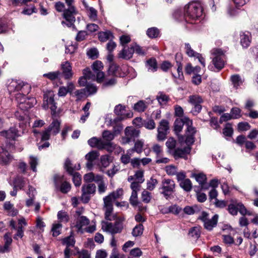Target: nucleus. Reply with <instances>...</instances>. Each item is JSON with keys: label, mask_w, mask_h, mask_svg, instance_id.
Returning a JSON list of instances; mask_svg holds the SVG:
<instances>
[{"label": "nucleus", "mask_w": 258, "mask_h": 258, "mask_svg": "<svg viewBox=\"0 0 258 258\" xmlns=\"http://www.w3.org/2000/svg\"><path fill=\"white\" fill-rule=\"evenodd\" d=\"M178 142L173 138H169L166 142L167 152L171 154L175 159L178 158L187 159V155L190 153L189 147L181 146Z\"/></svg>", "instance_id": "1"}, {"label": "nucleus", "mask_w": 258, "mask_h": 258, "mask_svg": "<svg viewBox=\"0 0 258 258\" xmlns=\"http://www.w3.org/2000/svg\"><path fill=\"white\" fill-rule=\"evenodd\" d=\"M123 194L122 188H118L103 198V209L105 211V218L107 220L111 221L114 219L113 216V203L116 200L120 198Z\"/></svg>", "instance_id": "2"}, {"label": "nucleus", "mask_w": 258, "mask_h": 258, "mask_svg": "<svg viewBox=\"0 0 258 258\" xmlns=\"http://www.w3.org/2000/svg\"><path fill=\"white\" fill-rule=\"evenodd\" d=\"M184 120L187 126L184 135L178 136L179 142L181 146L184 144V147H189L191 150V145L195 142V135L197 132L196 128L192 126V121L188 117H185Z\"/></svg>", "instance_id": "3"}, {"label": "nucleus", "mask_w": 258, "mask_h": 258, "mask_svg": "<svg viewBox=\"0 0 258 258\" xmlns=\"http://www.w3.org/2000/svg\"><path fill=\"white\" fill-rule=\"evenodd\" d=\"M225 50L218 48H214L211 50L213 58L212 64L208 66V69L210 70L213 72H219L224 68L225 62Z\"/></svg>", "instance_id": "4"}, {"label": "nucleus", "mask_w": 258, "mask_h": 258, "mask_svg": "<svg viewBox=\"0 0 258 258\" xmlns=\"http://www.w3.org/2000/svg\"><path fill=\"white\" fill-rule=\"evenodd\" d=\"M114 217L115 222L113 223L108 222H102V228L104 231L110 233L114 235L116 233H120L123 229V222L125 219L123 217H117V216L113 213Z\"/></svg>", "instance_id": "5"}, {"label": "nucleus", "mask_w": 258, "mask_h": 258, "mask_svg": "<svg viewBox=\"0 0 258 258\" xmlns=\"http://www.w3.org/2000/svg\"><path fill=\"white\" fill-rule=\"evenodd\" d=\"M185 16L187 19L195 20L201 17L203 13V8L199 3L192 2L185 6L184 8Z\"/></svg>", "instance_id": "6"}, {"label": "nucleus", "mask_w": 258, "mask_h": 258, "mask_svg": "<svg viewBox=\"0 0 258 258\" xmlns=\"http://www.w3.org/2000/svg\"><path fill=\"white\" fill-rule=\"evenodd\" d=\"M7 87L10 93L21 91L18 94H28L31 90V87L28 83L20 80H12Z\"/></svg>", "instance_id": "7"}, {"label": "nucleus", "mask_w": 258, "mask_h": 258, "mask_svg": "<svg viewBox=\"0 0 258 258\" xmlns=\"http://www.w3.org/2000/svg\"><path fill=\"white\" fill-rule=\"evenodd\" d=\"M26 94H16V100L18 107L22 110L26 111L32 108L36 104V100L34 97H26Z\"/></svg>", "instance_id": "8"}, {"label": "nucleus", "mask_w": 258, "mask_h": 258, "mask_svg": "<svg viewBox=\"0 0 258 258\" xmlns=\"http://www.w3.org/2000/svg\"><path fill=\"white\" fill-rule=\"evenodd\" d=\"M60 121L54 119L49 125L46 128L42 133V140H49L50 135L55 136L60 131Z\"/></svg>", "instance_id": "9"}, {"label": "nucleus", "mask_w": 258, "mask_h": 258, "mask_svg": "<svg viewBox=\"0 0 258 258\" xmlns=\"http://www.w3.org/2000/svg\"><path fill=\"white\" fill-rule=\"evenodd\" d=\"M76 243V240L73 232L70 236L64 237L61 239V243L63 245H66V248L64 249V258H70L71 255H76L75 252L73 253L72 250L71 249L70 247H74Z\"/></svg>", "instance_id": "10"}, {"label": "nucleus", "mask_w": 258, "mask_h": 258, "mask_svg": "<svg viewBox=\"0 0 258 258\" xmlns=\"http://www.w3.org/2000/svg\"><path fill=\"white\" fill-rule=\"evenodd\" d=\"M54 97V94L52 92L49 91L45 93L43 95V103L42 105V107L44 109H47L49 107L52 114H55L57 108Z\"/></svg>", "instance_id": "11"}, {"label": "nucleus", "mask_w": 258, "mask_h": 258, "mask_svg": "<svg viewBox=\"0 0 258 258\" xmlns=\"http://www.w3.org/2000/svg\"><path fill=\"white\" fill-rule=\"evenodd\" d=\"M175 184L174 181L170 179H164L160 189H162L161 194L166 199H168L175 191Z\"/></svg>", "instance_id": "12"}, {"label": "nucleus", "mask_w": 258, "mask_h": 258, "mask_svg": "<svg viewBox=\"0 0 258 258\" xmlns=\"http://www.w3.org/2000/svg\"><path fill=\"white\" fill-rule=\"evenodd\" d=\"M96 185L94 183L84 184L82 187L81 200L84 203H87L90 200L91 195L96 191Z\"/></svg>", "instance_id": "13"}, {"label": "nucleus", "mask_w": 258, "mask_h": 258, "mask_svg": "<svg viewBox=\"0 0 258 258\" xmlns=\"http://www.w3.org/2000/svg\"><path fill=\"white\" fill-rule=\"evenodd\" d=\"M227 210L229 213L233 216L237 215L238 211L243 216L251 215V213L248 212L245 207L241 202H235L229 204L228 206Z\"/></svg>", "instance_id": "14"}, {"label": "nucleus", "mask_w": 258, "mask_h": 258, "mask_svg": "<svg viewBox=\"0 0 258 258\" xmlns=\"http://www.w3.org/2000/svg\"><path fill=\"white\" fill-rule=\"evenodd\" d=\"M140 134L139 130L132 127H126L124 131L125 136L122 138V144H126L132 141H135V139L139 137Z\"/></svg>", "instance_id": "15"}, {"label": "nucleus", "mask_w": 258, "mask_h": 258, "mask_svg": "<svg viewBox=\"0 0 258 258\" xmlns=\"http://www.w3.org/2000/svg\"><path fill=\"white\" fill-rule=\"evenodd\" d=\"M54 179L56 188H59L62 193L67 194L71 190V184L67 181H63L62 176L56 175L54 176Z\"/></svg>", "instance_id": "16"}, {"label": "nucleus", "mask_w": 258, "mask_h": 258, "mask_svg": "<svg viewBox=\"0 0 258 258\" xmlns=\"http://www.w3.org/2000/svg\"><path fill=\"white\" fill-rule=\"evenodd\" d=\"M125 106L121 104H119L116 105L114 109V113L120 117L119 118H116L113 120H122L126 118L132 117L133 116V113L132 112H129L126 114L124 113V111L125 110Z\"/></svg>", "instance_id": "17"}, {"label": "nucleus", "mask_w": 258, "mask_h": 258, "mask_svg": "<svg viewBox=\"0 0 258 258\" xmlns=\"http://www.w3.org/2000/svg\"><path fill=\"white\" fill-rule=\"evenodd\" d=\"M14 160V157L4 148L0 147V165H9Z\"/></svg>", "instance_id": "18"}, {"label": "nucleus", "mask_w": 258, "mask_h": 258, "mask_svg": "<svg viewBox=\"0 0 258 258\" xmlns=\"http://www.w3.org/2000/svg\"><path fill=\"white\" fill-rule=\"evenodd\" d=\"M75 89V85L73 82H68L67 86H61L58 91V95L59 97H65L68 93L73 95V92Z\"/></svg>", "instance_id": "19"}, {"label": "nucleus", "mask_w": 258, "mask_h": 258, "mask_svg": "<svg viewBox=\"0 0 258 258\" xmlns=\"http://www.w3.org/2000/svg\"><path fill=\"white\" fill-rule=\"evenodd\" d=\"M61 69L62 70L61 75H62L65 79L68 80L72 78L73 73L71 63L66 61L61 64Z\"/></svg>", "instance_id": "20"}, {"label": "nucleus", "mask_w": 258, "mask_h": 258, "mask_svg": "<svg viewBox=\"0 0 258 258\" xmlns=\"http://www.w3.org/2000/svg\"><path fill=\"white\" fill-rule=\"evenodd\" d=\"M107 143L104 140L96 137H93L88 141V144L92 148H96L99 150L103 149L107 146Z\"/></svg>", "instance_id": "21"}, {"label": "nucleus", "mask_w": 258, "mask_h": 258, "mask_svg": "<svg viewBox=\"0 0 258 258\" xmlns=\"http://www.w3.org/2000/svg\"><path fill=\"white\" fill-rule=\"evenodd\" d=\"M134 53L133 44H132L130 47L127 48L124 46L123 48L118 53V57L125 60H128L133 57Z\"/></svg>", "instance_id": "22"}, {"label": "nucleus", "mask_w": 258, "mask_h": 258, "mask_svg": "<svg viewBox=\"0 0 258 258\" xmlns=\"http://www.w3.org/2000/svg\"><path fill=\"white\" fill-rule=\"evenodd\" d=\"M99 156V153L95 151H91L86 155L85 159L87 161L86 165L88 169H92L94 161L98 158Z\"/></svg>", "instance_id": "23"}, {"label": "nucleus", "mask_w": 258, "mask_h": 258, "mask_svg": "<svg viewBox=\"0 0 258 258\" xmlns=\"http://www.w3.org/2000/svg\"><path fill=\"white\" fill-rule=\"evenodd\" d=\"M0 135L9 141H14L19 136L18 131L15 127H11L8 131L1 132Z\"/></svg>", "instance_id": "24"}, {"label": "nucleus", "mask_w": 258, "mask_h": 258, "mask_svg": "<svg viewBox=\"0 0 258 258\" xmlns=\"http://www.w3.org/2000/svg\"><path fill=\"white\" fill-rule=\"evenodd\" d=\"M218 220V215L216 214L211 219L208 218L204 223V228L209 231L213 230L217 226Z\"/></svg>", "instance_id": "25"}, {"label": "nucleus", "mask_w": 258, "mask_h": 258, "mask_svg": "<svg viewBox=\"0 0 258 258\" xmlns=\"http://www.w3.org/2000/svg\"><path fill=\"white\" fill-rule=\"evenodd\" d=\"M240 42L243 48L248 47L251 42L250 34L248 32H241L240 33Z\"/></svg>", "instance_id": "26"}, {"label": "nucleus", "mask_w": 258, "mask_h": 258, "mask_svg": "<svg viewBox=\"0 0 258 258\" xmlns=\"http://www.w3.org/2000/svg\"><path fill=\"white\" fill-rule=\"evenodd\" d=\"M64 167L66 171L70 174H73L76 170H78L80 169V164H78L77 166L75 165L74 166L69 158H67L66 160Z\"/></svg>", "instance_id": "27"}, {"label": "nucleus", "mask_w": 258, "mask_h": 258, "mask_svg": "<svg viewBox=\"0 0 258 258\" xmlns=\"http://www.w3.org/2000/svg\"><path fill=\"white\" fill-rule=\"evenodd\" d=\"M186 117H184L182 119H176L175 120L174 124V130L176 133V134L178 136V133H179L182 130L183 126L185 124L186 125V122L184 120V119Z\"/></svg>", "instance_id": "28"}, {"label": "nucleus", "mask_w": 258, "mask_h": 258, "mask_svg": "<svg viewBox=\"0 0 258 258\" xmlns=\"http://www.w3.org/2000/svg\"><path fill=\"white\" fill-rule=\"evenodd\" d=\"M74 13H70L68 12H64L63 14L64 18L66 19V20L68 22V23H65L64 22L62 21V24H66L67 26L70 27L72 26L74 27V22L75 21V18L73 16V14Z\"/></svg>", "instance_id": "29"}, {"label": "nucleus", "mask_w": 258, "mask_h": 258, "mask_svg": "<svg viewBox=\"0 0 258 258\" xmlns=\"http://www.w3.org/2000/svg\"><path fill=\"white\" fill-rule=\"evenodd\" d=\"M114 37L112 33L109 31L100 32L98 33V38L100 41L105 42L108 40H111Z\"/></svg>", "instance_id": "30"}, {"label": "nucleus", "mask_w": 258, "mask_h": 258, "mask_svg": "<svg viewBox=\"0 0 258 258\" xmlns=\"http://www.w3.org/2000/svg\"><path fill=\"white\" fill-rule=\"evenodd\" d=\"M4 209L9 214L12 216H16L18 213V211L10 202H6L4 205Z\"/></svg>", "instance_id": "31"}, {"label": "nucleus", "mask_w": 258, "mask_h": 258, "mask_svg": "<svg viewBox=\"0 0 258 258\" xmlns=\"http://www.w3.org/2000/svg\"><path fill=\"white\" fill-rule=\"evenodd\" d=\"M90 223V220L86 216H80L77 222L76 227L78 230H80L83 226L88 225Z\"/></svg>", "instance_id": "32"}, {"label": "nucleus", "mask_w": 258, "mask_h": 258, "mask_svg": "<svg viewBox=\"0 0 258 258\" xmlns=\"http://www.w3.org/2000/svg\"><path fill=\"white\" fill-rule=\"evenodd\" d=\"M114 134L109 131L105 130L102 133V137L105 143H107V146L110 145V141L114 138Z\"/></svg>", "instance_id": "33"}, {"label": "nucleus", "mask_w": 258, "mask_h": 258, "mask_svg": "<svg viewBox=\"0 0 258 258\" xmlns=\"http://www.w3.org/2000/svg\"><path fill=\"white\" fill-rule=\"evenodd\" d=\"M156 99L161 105H164L169 101V97L163 92H160L156 96Z\"/></svg>", "instance_id": "34"}, {"label": "nucleus", "mask_w": 258, "mask_h": 258, "mask_svg": "<svg viewBox=\"0 0 258 258\" xmlns=\"http://www.w3.org/2000/svg\"><path fill=\"white\" fill-rule=\"evenodd\" d=\"M147 35L150 38H156L160 36V31L156 27L148 28L146 31Z\"/></svg>", "instance_id": "35"}, {"label": "nucleus", "mask_w": 258, "mask_h": 258, "mask_svg": "<svg viewBox=\"0 0 258 258\" xmlns=\"http://www.w3.org/2000/svg\"><path fill=\"white\" fill-rule=\"evenodd\" d=\"M230 80L235 88H237L241 85L243 82V80L239 75H233L230 77Z\"/></svg>", "instance_id": "36"}, {"label": "nucleus", "mask_w": 258, "mask_h": 258, "mask_svg": "<svg viewBox=\"0 0 258 258\" xmlns=\"http://www.w3.org/2000/svg\"><path fill=\"white\" fill-rule=\"evenodd\" d=\"M201 227H194L189 230L188 234L194 239H198L201 236Z\"/></svg>", "instance_id": "37"}, {"label": "nucleus", "mask_w": 258, "mask_h": 258, "mask_svg": "<svg viewBox=\"0 0 258 258\" xmlns=\"http://www.w3.org/2000/svg\"><path fill=\"white\" fill-rule=\"evenodd\" d=\"M147 104L145 101L140 100L135 104L133 109L139 112H144L147 108Z\"/></svg>", "instance_id": "38"}, {"label": "nucleus", "mask_w": 258, "mask_h": 258, "mask_svg": "<svg viewBox=\"0 0 258 258\" xmlns=\"http://www.w3.org/2000/svg\"><path fill=\"white\" fill-rule=\"evenodd\" d=\"M61 75V72L59 71H55L44 74L43 76L44 77L46 78L51 81H54L59 79Z\"/></svg>", "instance_id": "39"}, {"label": "nucleus", "mask_w": 258, "mask_h": 258, "mask_svg": "<svg viewBox=\"0 0 258 258\" xmlns=\"http://www.w3.org/2000/svg\"><path fill=\"white\" fill-rule=\"evenodd\" d=\"M180 186L186 191H190L192 189V183L188 178L185 179L184 180L181 181L179 183Z\"/></svg>", "instance_id": "40"}, {"label": "nucleus", "mask_w": 258, "mask_h": 258, "mask_svg": "<svg viewBox=\"0 0 258 258\" xmlns=\"http://www.w3.org/2000/svg\"><path fill=\"white\" fill-rule=\"evenodd\" d=\"M111 162V157L108 155H103L100 157L101 167L105 168L108 167Z\"/></svg>", "instance_id": "41"}, {"label": "nucleus", "mask_w": 258, "mask_h": 258, "mask_svg": "<svg viewBox=\"0 0 258 258\" xmlns=\"http://www.w3.org/2000/svg\"><path fill=\"white\" fill-rule=\"evenodd\" d=\"M134 52H136L139 55L144 56L147 52V49L145 48L140 46L137 43L133 44Z\"/></svg>", "instance_id": "42"}, {"label": "nucleus", "mask_w": 258, "mask_h": 258, "mask_svg": "<svg viewBox=\"0 0 258 258\" xmlns=\"http://www.w3.org/2000/svg\"><path fill=\"white\" fill-rule=\"evenodd\" d=\"M35 192V189L31 185L29 186V191L27 194L29 195L30 198L26 201V205L27 207L31 206L34 200V193Z\"/></svg>", "instance_id": "43"}, {"label": "nucleus", "mask_w": 258, "mask_h": 258, "mask_svg": "<svg viewBox=\"0 0 258 258\" xmlns=\"http://www.w3.org/2000/svg\"><path fill=\"white\" fill-rule=\"evenodd\" d=\"M144 230V226L142 224L136 225L133 229L132 234L133 236L137 237L142 235Z\"/></svg>", "instance_id": "44"}, {"label": "nucleus", "mask_w": 258, "mask_h": 258, "mask_svg": "<svg viewBox=\"0 0 258 258\" xmlns=\"http://www.w3.org/2000/svg\"><path fill=\"white\" fill-rule=\"evenodd\" d=\"M192 177H195V179L199 183L200 185L203 184L204 182H206L207 179L206 175L202 173L193 174L192 175Z\"/></svg>", "instance_id": "45"}, {"label": "nucleus", "mask_w": 258, "mask_h": 258, "mask_svg": "<svg viewBox=\"0 0 258 258\" xmlns=\"http://www.w3.org/2000/svg\"><path fill=\"white\" fill-rule=\"evenodd\" d=\"M57 216L60 222H68L69 220V216L68 213L64 211H59L57 213Z\"/></svg>", "instance_id": "46"}, {"label": "nucleus", "mask_w": 258, "mask_h": 258, "mask_svg": "<svg viewBox=\"0 0 258 258\" xmlns=\"http://www.w3.org/2000/svg\"><path fill=\"white\" fill-rule=\"evenodd\" d=\"M147 66L149 70L155 72L157 69V63L155 58H150L147 61Z\"/></svg>", "instance_id": "47"}, {"label": "nucleus", "mask_w": 258, "mask_h": 258, "mask_svg": "<svg viewBox=\"0 0 258 258\" xmlns=\"http://www.w3.org/2000/svg\"><path fill=\"white\" fill-rule=\"evenodd\" d=\"M169 128V126L168 121L166 119H162L160 122L157 131H163L167 133Z\"/></svg>", "instance_id": "48"}, {"label": "nucleus", "mask_w": 258, "mask_h": 258, "mask_svg": "<svg viewBox=\"0 0 258 258\" xmlns=\"http://www.w3.org/2000/svg\"><path fill=\"white\" fill-rule=\"evenodd\" d=\"M203 101V99L199 95H194L189 97V102L192 105L201 104Z\"/></svg>", "instance_id": "49"}, {"label": "nucleus", "mask_w": 258, "mask_h": 258, "mask_svg": "<svg viewBox=\"0 0 258 258\" xmlns=\"http://www.w3.org/2000/svg\"><path fill=\"white\" fill-rule=\"evenodd\" d=\"M61 228V224L59 223L53 224L51 228L53 236L56 237L58 236L60 234V230Z\"/></svg>", "instance_id": "50"}, {"label": "nucleus", "mask_w": 258, "mask_h": 258, "mask_svg": "<svg viewBox=\"0 0 258 258\" xmlns=\"http://www.w3.org/2000/svg\"><path fill=\"white\" fill-rule=\"evenodd\" d=\"M15 188L21 189L25 184V181L24 178L22 177H18L14 180Z\"/></svg>", "instance_id": "51"}, {"label": "nucleus", "mask_w": 258, "mask_h": 258, "mask_svg": "<svg viewBox=\"0 0 258 258\" xmlns=\"http://www.w3.org/2000/svg\"><path fill=\"white\" fill-rule=\"evenodd\" d=\"M173 17L177 20H179L180 21H182L184 19L186 21H188V20L187 19V17L185 16V12L184 11V14H183L181 10L178 9L175 11L173 13Z\"/></svg>", "instance_id": "52"}, {"label": "nucleus", "mask_w": 258, "mask_h": 258, "mask_svg": "<svg viewBox=\"0 0 258 258\" xmlns=\"http://www.w3.org/2000/svg\"><path fill=\"white\" fill-rule=\"evenodd\" d=\"M166 173L170 176L175 175L177 172V168L176 166L170 165L165 167Z\"/></svg>", "instance_id": "53"}, {"label": "nucleus", "mask_w": 258, "mask_h": 258, "mask_svg": "<svg viewBox=\"0 0 258 258\" xmlns=\"http://www.w3.org/2000/svg\"><path fill=\"white\" fill-rule=\"evenodd\" d=\"M29 164H30L32 171L36 172V166L38 164V159L36 157L30 156L29 157Z\"/></svg>", "instance_id": "54"}, {"label": "nucleus", "mask_w": 258, "mask_h": 258, "mask_svg": "<svg viewBox=\"0 0 258 258\" xmlns=\"http://www.w3.org/2000/svg\"><path fill=\"white\" fill-rule=\"evenodd\" d=\"M68 8L64 11V12L70 13H76V9L73 5L74 0H64Z\"/></svg>", "instance_id": "55"}, {"label": "nucleus", "mask_w": 258, "mask_h": 258, "mask_svg": "<svg viewBox=\"0 0 258 258\" xmlns=\"http://www.w3.org/2000/svg\"><path fill=\"white\" fill-rule=\"evenodd\" d=\"M41 135V140L37 143V146L39 150H41L43 149L47 148L50 146L49 143L48 142V140H42V133Z\"/></svg>", "instance_id": "56"}, {"label": "nucleus", "mask_w": 258, "mask_h": 258, "mask_svg": "<svg viewBox=\"0 0 258 258\" xmlns=\"http://www.w3.org/2000/svg\"><path fill=\"white\" fill-rule=\"evenodd\" d=\"M151 199V194L146 190H144L142 193V201L145 203H149Z\"/></svg>", "instance_id": "57"}, {"label": "nucleus", "mask_w": 258, "mask_h": 258, "mask_svg": "<svg viewBox=\"0 0 258 258\" xmlns=\"http://www.w3.org/2000/svg\"><path fill=\"white\" fill-rule=\"evenodd\" d=\"M143 146L144 142L142 140H138L135 142L133 150L138 153H141L142 152Z\"/></svg>", "instance_id": "58"}, {"label": "nucleus", "mask_w": 258, "mask_h": 258, "mask_svg": "<svg viewBox=\"0 0 258 258\" xmlns=\"http://www.w3.org/2000/svg\"><path fill=\"white\" fill-rule=\"evenodd\" d=\"M158 183L156 179L151 177L147 182V189L149 190H153Z\"/></svg>", "instance_id": "59"}, {"label": "nucleus", "mask_w": 258, "mask_h": 258, "mask_svg": "<svg viewBox=\"0 0 258 258\" xmlns=\"http://www.w3.org/2000/svg\"><path fill=\"white\" fill-rule=\"evenodd\" d=\"M73 180L76 186H79L81 184V176L78 172H74L73 174Z\"/></svg>", "instance_id": "60"}, {"label": "nucleus", "mask_w": 258, "mask_h": 258, "mask_svg": "<svg viewBox=\"0 0 258 258\" xmlns=\"http://www.w3.org/2000/svg\"><path fill=\"white\" fill-rule=\"evenodd\" d=\"M83 75L88 78V80H95L96 76L95 74L92 72L91 70L88 69H85L83 70Z\"/></svg>", "instance_id": "61"}, {"label": "nucleus", "mask_w": 258, "mask_h": 258, "mask_svg": "<svg viewBox=\"0 0 258 258\" xmlns=\"http://www.w3.org/2000/svg\"><path fill=\"white\" fill-rule=\"evenodd\" d=\"M92 68L94 73L102 71L103 68V63L100 61L96 60L92 65Z\"/></svg>", "instance_id": "62"}, {"label": "nucleus", "mask_w": 258, "mask_h": 258, "mask_svg": "<svg viewBox=\"0 0 258 258\" xmlns=\"http://www.w3.org/2000/svg\"><path fill=\"white\" fill-rule=\"evenodd\" d=\"M185 49L186 54L189 57L196 56L198 53L191 48L189 43H185Z\"/></svg>", "instance_id": "63"}, {"label": "nucleus", "mask_w": 258, "mask_h": 258, "mask_svg": "<svg viewBox=\"0 0 258 258\" xmlns=\"http://www.w3.org/2000/svg\"><path fill=\"white\" fill-rule=\"evenodd\" d=\"M241 110L237 107H233L231 109L230 113L232 114L233 119H237L241 116Z\"/></svg>", "instance_id": "64"}]
</instances>
